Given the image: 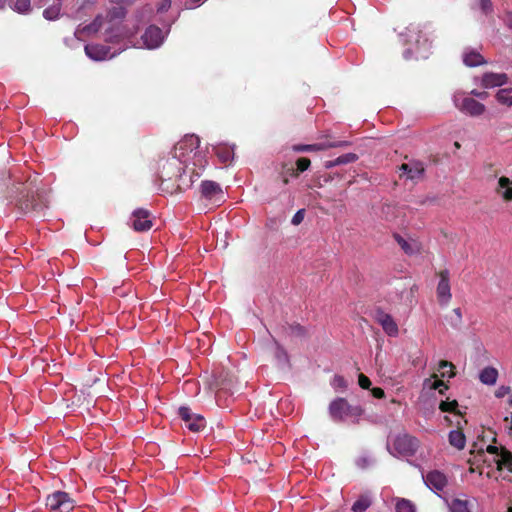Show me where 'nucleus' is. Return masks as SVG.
Wrapping results in <instances>:
<instances>
[{"label": "nucleus", "instance_id": "obj_1", "mask_svg": "<svg viewBox=\"0 0 512 512\" xmlns=\"http://www.w3.org/2000/svg\"><path fill=\"white\" fill-rule=\"evenodd\" d=\"M126 15L123 7H117L109 11L107 18V27L105 28V41L109 43L125 42L121 50L132 46L136 48L155 49L158 48L164 41L167 33H164L159 27L155 25L149 26L142 35V44L133 41L137 29L130 31L126 29L121 23Z\"/></svg>", "mask_w": 512, "mask_h": 512}, {"label": "nucleus", "instance_id": "obj_2", "mask_svg": "<svg viewBox=\"0 0 512 512\" xmlns=\"http://www.w3.org/2000/svg\"><path fill=\"white\" fill-rule=\"evenodd\" d=\"M200 145V139L198 136L186 135L184 136L174 147L172 154L174 155V161L172 164L176 165L175 172L166 173L168 178H178L185 173L186 168L190 162L195 167H199L203 170L207 161L205 156L198 150Z\"/></svg>", "mask_w": 512, "mask_h": 512}, {"label": "nucleus", "instance_id": "obj_3", "mask_svg": "<svg viewBox=\"0 0 512 512\" xmlns=\"http://www.w3.org/2000/svg\"><path fill=\"white\" fill-rule=\"evenodd\" d=\"M329 415L334 421L358 423L363 414L360 406H352L345 398H336L329 404Z\"/></svg>", "mask_w": 512, "mask_h": 512}, {"label": "nucleus", "instance_id": "obj_4", "mask_svg": "<svg viewBox=\"0 0 512 512\" xmlns=\"http://www.w3.org/2000/svg\"><path fill=\"white\" fill-rule=\"evenodd\" d=\"M453 102L457 109L470 116H480L485 111L482 103L468 97L464 92H456L453 95Z\"/></svg>", "mask_w": 512, "mask_h": 512}, {"label": "nucleus", "instance_id": "obj_5", "mask_svg": "<svg viewBox=\"0 0 512 512\" xmlns=\"http://www.w3.org/2000/svg\"><path fill=\"white\" fill-rule=\"evenodd\" d=\"M46 507L51 512H71L74 509V501L69 494L62 491H56L48 495Z\"/></svg>", "mask_w": 512, "mask_h": 512}, {"label": "nucleus", "instance_id": "obj_6", "mask_svg": "<svg viewBox=\"0 0 512 512\" xmlns=\"http://www.w3.org/2000/svg\"><path fill=\"white\" fill-rule=\"evenodd\" d=\"M419 446L416 437L409 434L398 435L392 444L393 450L400 456H412L415 454Z\"/></svg>", "mask_w": 512, "mask_h": 512}, {"label": "nucleus", "instance_id": "obj_7", "mask_svg": "<svg viewBox=\"0 0 512 512\" xmlns=\"http://www.w3.org/2000/svg\"><path fill=\"white\" fill-rule=\"evenodd\" d=\"M487 453L492 457L499 471L506 470L512 472V453L503 447L489 445Z\"/></svg>", "mask_w": 512, "mask_h": 512}, {"label": "nucleus", "instance_id": "obj_8", "mask_svg": "<svg viewBox=\"0 0 512 512\" xmlns=\"http://www.w3.org/2000/svg\"><path fill=\"white\" fill-rule=\"evenodd\" d=\"M439 278L440 279L436 288L438 302L441 306H447L452 298L449 271H440Z\"/></svg>", "mask_w": 512, "mask_h": 512}, {"label": "nucleus", "instance_id": "obj_9", "mask_svg": "<svg viewBox=\"0 0 512 512\" xmlns=\"http://www.w3.org/2000/svg\"><path fill=\"white\" fill-rule=\"evenodd\" d=\"M375 321L382 327L383 331L390 337H397L399 334V328L393 317L383 311L377 309L374 313Z\"/></svg>", "mask_w": 512, "mask_h": 512}, {"label": "nucleus", "instance_id": "obj_10", "mask_svg": "<svg viewBox=\"0 0 512 512\" xmlns=\"http://www.w3.org/2000/svg\"><path fill=\"white\" fill-rule=\"evenodd\" d=\"M178 413L189 430L198 432L205 427V419L201 415L193 414L190 408L180 407Z\"/></svg>", "mask_w": 512, "mask_h": 512}, {"label": "nucleus", "instance_id": "obj_11", "mask_svg": "<svg viewBox=\"0 0 512 512\" xmlns=\"http://www.w3.org/2000/svg\"><path fill=\"white\" fill-rule=\"evenodd\" d=\"M426 486L434 492H441L445 489L448 483L446 475L438 470H432L426 475H423Z\"/></svg>", "mask_w": 512, "mask_h": 512}, {"label": "nucleus", "instance_id": "obj_12", "mask_svg": "<svg viewBox=\"0 0 512 512\" xmlns=\"http://www.w3.org/2000/svg\"><path fill=\"white\" fill-rule=\"evenodd\" d=\"M130 223L133 229L138 232L147 231L152 227L149 212L145 209L135 210L131 215Z\"/></svg>", "mask_w": 512, "mask_h": 512}, {"label": "nucleus", "instance_id": "obj_13", "mask_svg": "<svg viewBox=\"0 0 512 512\" xmlns=\"http://www.w3.org/2000/svg\"><path fill=\"white\" fill-rule=\"evenodd\" d=\"M86 55L95 61H103L113 58L116 53H111L110 48L101 44H87L85 46Z\"/></svg>", "mask_w": 512, "mask_h": 512}, {"label": "nucleus", "instance_id": "obj_14", "mask_svg": "<svg viewBox=\"0 0 512 512\" xmlns=\"http://www.w3.org/2000/svg\"><path fill=\"white\" fill-rule=\"evenodd\" d=\"M349 145L347 141H337V142H325V143H316V144H298L293 146V151L295 152H315V151H323L329 148L334 147H344Z\"/></svg>", "mask_w": 512, "mask_h": 512}, {"label": "nucleus", "instance_id": "obj_15", "mask_svg": "<svg viewBox=\"0 0 512 512\" xmlns=\"http://www.w3.org/2000/svg\"><path fill=\"white\" fill-rule=\"evenodd\" d=\"M201 194L204 198L208 200H213L214 202L221 201L224 197L222 188L220 185L214 181H202L201 183Z\"/></svg>", "mask_w": 512, "mask_h": 512}, {"label": "nucleus", "instance_id": "obj_16", "mask_svg": "<svg viewBox=\"0 0 512 512\" xmlns=\"http://www.w3.org/2000/svg\"><path fill=\"white\" fill-rule=\"evenodd\" d=\"M394 239L407 255H416L421 252L422 246L417 239L404 238L399 234H395Z\"/></svg>", "mask_w": 512, "mask_h": 512}, {"label": "nucleus", "instance_id": "obj_17", "mask_svg": "<svg viewBox=\"0 0 512 512\" xmlns=\"http://www.w3.org/2000/svg\"><path fill=\"white\" fill-rule=\"evenodd\" d=\"M401 176H405L407 179L416 180L419 179L424 173L423 164L420 162L404 163L400 166Z\"/></svg>", "mask_w": 512, "mask_h": 512}, {"label": "nucleus", "instance_id": "obj_18", "mask_svg": "<svg viewBox=\"0 0 512 512\" xmlns=\"http://www.w3.org/2000/svg\"><path fill=\"white\" fill-rule=\"evenodd\" d=\"M508 77L505 73H485L481 84L484 88H494L506 84Z\"/></svg>", "mask_w": 512, "mask_h": 512}, {"label": "nucleus", "instance_id": "obj_19", "mask_svg": "<svg viewBox=\"0 0 512 512\" xmlns=\"http://www.w3.org/2000/svg\"><path fill=\"white\" fill-rule=\"evenodd\" d=\"M463 62L466 66L475 67L485 63V60L478 51L467 49L463 53Z\"/></svg>", "mask_w": 512, "mask_h": 512}, {"label": "nucleus", "instance_id": "obj_20", "mask_svg": "<svg viewBox=\"0 0 512 512\" xmlns=\"http://www.w3.org/2000/svg\"><path fill=\"white\" fill-rule=\"evenodd\" d=\"M498 378V371L493 367H485L479 374L480 381L485 385H494Z\"/></svg>", "mask_w": 512, "mask_h": 512}, {"label": "nucleus", "instance_id": "obj_21", "mask_svg": "<svg viewBox=\"0 0 512 512\" xmlns=\"http://www.w3.org/2000/svg\"><path fill=\"white\" fill-rule=\"evenodd\" d=\"M449 443L451 446L458 450H462L466 445V437L460 430H452L448 435Z\"/></svg>", "mask_w": 512, "mask_h": 512}, {"label": "nucleus", "instance_id": "obj_22", "mask_svg": "<svg viewBox=\"0 0 512 512\" xmlns=\"http://www.w3.org/2000/svg\"><path fill=\"white\" fill-rule=\"evenodd\" d=\"M215 154L222 163H228L233 160L234 149L227 145H218L214 148Z\"/></svg>", "mask_w": 512, "mask_h": 512}, {"label": "nucleus", "instance_id": "obj_23", "mask_svg": "<svg viewBox=\"0 0 512 512\" xmlns=\"http://www.w3.org/2000/svg\"><path fill=\"white\" fill-rule=\"evenodd\" d=\"M372 505V499L369 494H362L353 503L352 512H365Z\"/></svg>", "mask_w": 512, "mask_h": 512}, {"label": "nucleus", "instance_id": "obj_24", "mask_svg": "<svg viewBox=\"0 0 512 512\" xmlns=\"http://www.w3.org/2000/svg\"><path fill=\"white\" fill-rule=\"evenodd\" d=\"M102 25H103V17L97 16L94 19V21L92 23H90L89 25H86L83 28H78L76 30L75 34L76 35H79V34L90 35V34L98 32L100 30V28L102 27Z\"/></svg>", "mask_w": 512, "mask_h": 512}, {"label": "nucleus", "instance_id": "obj_25", "mask_svg": "<svg viewBox=\"0 0 512 512\" xmlns=\"http://www.w3.org/2000/svg\"><path fill=\"white\" fill-rule=\"evenodd\" d=\"M450 512H471L467 499L454 498L449 503Z\"/></svg>", "mask_w": 512, "mask_h": 512}, {"label": "nucleus", "instance_id": "obj_26", "mask_svg": "<svg viewBox=\"0 0 512 512\" xmlns=\"http://www.w3.org/2000/svg\"><path fill=\"white\" fill-rule=\"evenodd\" d=\"M497 101L507 107L512 106V88H503L496 93Z\"/></svg>", "mask_w": 512, "mask_h": 512}, {"label": "nucleus", "instance_id": "obj_27", "mask_svg": "<svg viewBox=\"0 0 512 512\" xmlns=\"http://www.w3.org/2000/svg\"><path fill=\"white\" fill-rule=\"evenodd\" d=\"M61 10V2L56 1L53 5L49 6L43 11V16L45 19L52 21L56 20L60 15Z\"/></svg>", "mask_w": 512, "mask_h": 512}, {"label": "nucleus", "instance_id": "obj_28", "mask_svg": "<svg viewBox=\"0 0 512 512\" xmlns=\"http://www.w3.org/2000/svg\"><path fill=\"white\" fill-rule=\"evenodd\" d=\"M439 408L443 412H453L457 416L461 415V412L458 410V402L456 400H445L441 401Z\"/></svg>", "mask_w": 512, "mask_h": 512}, {"label": "nucleus", "instance_id": "obj_29", "mask_svg": "<svg viewBox=\"0 0 512 512\" xmlns=\"http://www.w3.org/2000/svg\"><path fill=\"white\" fill-rule=\"evenodd\" d=\"M511 184H512V182L507 177H501L499 179V187L501 189H503V196L507 200H512V187H511Z\"/></svg>", "mask_w": 512, "mask_h": 512}, {"label": "nucleus", "instance_id": "obj_30", "mask_svg": "<svg viewBox=\"0 0 512 512\" xmlns=\"http://www.w3.org/2000/svg\"><path fill=\"white\" fill-rule=\"evenodd\" d=\"M454 365L448 361L442 360L439 362V371L442 377L452 378L454 376Z\"/></svg>", "mask_w": 512, "mask_h": 512}, {"label": "nucleus", "instance_id": "obj_31", "mask_svg": "<svg viewBox=\"0 0 512 512\" xmlns=\"http://www.w3.org/2000/svg\"><path fill=\"white\" fill-rule=\"evenodd\" d=\"M12 9L18 13L26 14L31 10L30 0H16Z\"/></svg>", "mask_w": 512, "mask_h": 512}, {"label": "nucleus", "instance_id": "obj_32", "mask_svg": "<svg viewBox=\"0 0 512 512\" xmlns=\"http://www.w3.org/2000/svg\"><path fill=\"white\" fill-rule=\"evenodd\" d=\"M396 512H415V507L411 501L400 499L396 503Z\"/></svg>", "mask_w": 512, "mask_h": 512}, {"label": "nucleus", "instance_id": "obj_33", "mask_svg": "<svg viewBox=\"0 0 512 512\" xmlns=\"http://www.w3.org/2000/svg\"><path fill=\"white\" fill-rule=\"evenodd\" d=\"M174 161V155L172 154V158L170 160H167L163 165H162V171H161V177L163 179H168L166 173L170 172H175L176 171V165L175 164H172ZM171 178H169L170 180Z\"/></svg>", "mask_w": 512, "mask_h": 512}, {"label": "nucleus", "instance_id": "obj_34", "mask_svg": "<svg viewBox=\"0 0 512 512\" xmlns=\"http://www.w3.org/2000/svg\"><path fill=\"white\" fill-rule=\"evenodd\" d=\"M358 159L357 155L354 153H346L335 159L334 164L343 165L355 162Z\"/></svg>", "mask_w": 512, "mask_h": 512}, {"label": "nucleus", "instance_id": "obj_35", "mask_svg": "<svg viewBox=\"0 0 512 512\" xmlns=\"http://www.w3.org/2000/svg\"><path fill=\"white\" fill-rule=\"evenodd\" d=\"M331 385L335 390H345L348 386L347 381L341 375H335L331 381Z\"/></svg>", "mask_w": 512, "mask_h": 512}, {"label": "nucleus", "instance_id": "obj_36", "mask_svg": "<svg viewBox=\"0 0 512 512\" xmlns=\"http://www.w3.org/2000/svg\"><path fill=\"white\" fill-rule=\"evenodd\" d=\"M479 7H480V10L482 11V13H484L485 15L490 14L493 10V5H492L491 0H480Z\"/></svg>", "mask_w": 512, "mask_h": 512}, {"label": "nucleus", "instance_id": "obj_37", "mask_svg": "<svg viewBox=\"0 0 512 512\" xmlns=\"http://www.w3.org/2000/svg\"><path fill=\"white\" fill-rule=\"evenodd\" d=\"M297 169L299 172H304L310 166V160L308 158H299L297 160Z\"/></svg>", "mask_w": 512, "mask_h": 512}, {"label": "nucleus", "instance_id": "obj_38", "mask_svg": "<svg viewBox=\"0 0 512 512\" xmlns=\"http://www.w3.org/2000/svg\"><path fill=\"white\" fill-rule=\"evenodd\" d=\"M304 215H305V210L304 209H300L298 210L294 216L292 217V220H291V223L293 225H299L303 219H304Z\"/></svg>", "mask_w": 512, "mask_h": 512}, {"label": "nucleus", "instance_id": "obj_39", "mask_svg": "<svg viewBox=\"0 0 512 512\" xmlns=\"http://www.w3.org/2000/svg\"><path fill=\"white\" fill-rule=\"evenodd\" d=\"M504 429L508 436L512 438V413L504 418Z\"/></svg>", "mask_w": 512, "mask_h": 512}, {"label": "nucleus", "instance_id": "obj_40", "mask_svg": "<svg viewBox=\"0 0 512 512\" xmlns=\"http://www.w3.org/2000/svg\"><path fill=\"white\" fill-rule=\"evenodd\" d=\"M358 383H359V386L363 389H369V387L371 385L370 379L367 376H365L364 374L359 375Z\"/></svg>", "mask_w": 512, "mask_h": 512}, {"label": "nucleus", "instance_id": "obj_41", "mask_svg": "<svg viewBox=\"0 0 512 512\" xmlns=\"http://www.w3.org/2000/svg\"><path fill=\"white\" fill-rule=\"evenodd\" d=\"M276 357L280 363H287L288 362V355L287 353L280 347L277 348L276 351Z\"/></svg>", "mask_w": 512, "mask_h": 512}, {"label": "nucleus", "instance_id": "obj_42", "mask_svg": "<svg viewBox=\"0 0 512 512\" xmlns=\"http://www.w3.org/2000/svg\"><path fill=\"white\" fill-rule=\"evenodd\" d=\"M432 389L439 390L440 394L444 393V390H446L448 387L445 385V383L442 380H435L431 386Z\"/></svg>", "mask_w": 512, "mask_h": 512}, {"label": "nucleus", "instance_id": "obj_43", "mask_svg": "<svg viewBox=\"0 0 512 512\" xmlns=\"http://www.w3.org/2000/svg\"><path fill=\"white\" fill-rule=\"evenodd\" d=\"M171 6V0H160L157 6L158 12H165Z\"/></svg>", "mask_w": 512, "mask_h": 512}, {"label": "nucleus", "instance_id": "obj_44", "mask_svg": "<svg viewBox=\"0 0 512 512\" xmlns=\"http://www.w3.org/2000/svg\"><path fill=\"white\" fill-rule=\"evenodd\" d=\"M372 460L369 457H360L357 460V466L360 468H366L371 464Z\"/></svg>", "mask_w": 512, "mask_h": 512}, {"label": "nucleus", "instance_id": "obj_45", "mask_svg": "<svg viewBox=\"0 0 512 512\" xmlns=\"http://www.w3.org/2000/svg\"><path fill=\"white\" fill-rule=\"evenodd\" d=\"M372 395L377 399H382L385 396V392L382 388L375 387L371 390Z\"/></svg>", "mask_w": 512, "mask_h": 512}, {"label": "nucleus", "instance_id": "obj_46", "mask_svg": "<svg viewBox=\"0 0 512 512\" xmlns=\"http://www.w3.org/2000/svg\"><path fill=\"white\" fill-rule=\"evenodd\" d=\"M510 393V388L509 387H506V386H502L500 387L497 391H496V397L498 398H501V397H504L505 395L509 394Z\"/></svg>", "mask_w": 512, "mask_h": 512}, {"label": "nucleus", "instance_id": "obj_47", "mask_svg": "<svg viewBox=\"0 0 512 512\" xmlns=\"http://www.w3.org/2000/svg\"><path fill=\"white\" fill-rule=\"evenodd\" d=\"M471 94L475 97H478L480 99H485L487 96H488V93L487 92H481V91H478V90H472L471 91Z\"/></svg>", "mask_w": 512, "mask_h": 512}, {"label": "nucleus", "instance_id": "obj_48", "mask_svg": "<svg viewBox=\"0 0 512 512\" xmlns=\"http://www.w3.org/2000/svg\"><path fill=\"white\" fill-rule=\"evenodd\" d=\"M453 313L457 317V323L455 324L457 326V325H459L462 322V312H461V309L460 308H455V309H453Z\"/></svg>", "mask_w": 512, "mask_h": 512}, {"label": "nucleus", "instance_id": "obj_49", "mask_svg": "<svg viewBox=\"0 0 512 512\" xmlns=\"http://www.w3.org/2000/svg\"><path fill=\"white\" fill-rule=\"evenodd\" d=\"M111 3H115V4H121V5H130L132 4L135 0H109Z\"/></svg>", "mask_w": 512, "mask_h": 512}, {"label": "nucleus", "instance_id": "obj_50", "mask_svg": "<svg viewBox=\"0 0 512 512\" xmlns=\"http://www.w3.org/2000/svg\"><path fill=\"white\" fill-rule=\"evenodd\" d=\"M504 22L505 24L510 28L512 29V13H507L505 18H504Z\"/></svg>", "mask_w": 512, "mask_h": 512}, {"label": "nucleus", "instance_id": "obj_51", "mask_svg": "<svg viewBox=\"0 0 512 512\" xmlns=\"http://www.w3.org/2000/svg\"><path fill=\"white\" fill-rule=\"evenodd\" d=\"M335 163V159L334 160H331V161H327L325 163V167L326 168H332V167H335V166H338V164H334Z\"/></svg>", "mask_w": 512, "mask_h": 512}, {"label": "nucleus", "instance_id": "obj_52", "mask_svg": "<svg viewBox=\"0 0 512 512\" xmlns=\"http://www.w3.org/2000/svg\"><path fill=\"white\" fill-rule=\"evenodd\" d=\"M95 2H96V0H87L88 4H94Z\"/></svg>", "mask_w": 512, "mask_h": 512}, {"label": "nucleus", "instance_id": "obj_53", "mask_svg": "<svg viewBox=\"0 0 512 512\" xmlns=\"http://www.w3.org/2000/svg\"><path fill=\"white\" fill-rule=\"evenodd\" d=\"M4 3H5L4 0H0V8H2L4 6Z\"/></svg>", "mask_w": 512, "mask_h": 512}, {"label": "nucleus", "instance_id": "obj_54", "mask_svg": "<svg viewBox=\"0 0 512 512\" xmlns=\"http://www.w3.org/2000/svg\"><path fill=\"white\" fill-rule=\"evenodd\" d=\"M193 173H195V174H196V176H199V175H200V173H199V172H195L194 170H193Z\"/></svg>", "mask_w": 512, "mask_h": 512}, {"label": "nucleus", "instance_id": "obj_55", "mask_svg": "<svg viewBox=\"0 0 512 512\" xmlns=\"http://www.w3.org/2000/svg\"><path fill=\"white\" fill-rule=\"evenodd\" d=\"M86 2H87V0H85V2H83V3H82V6H85V5H86Z\"/></svg>", "mask_w": 512, "mask_h": 512}, {"label": "nucleus", "instance_id": "obj_56", "mask_svg": "<svg viewBox=\"0 0 512 512\" xmlns=\"http://www.w3.org/2000/svg\"><path fill=\"white\" fill-rule=\"evenodd\" d=\"M86 2H87V0H85V2H83V3H82V6H85V5H86Z\"/></svg>", "mask_w": 512, "mask_h": 512}, {"label": "nucleus", "instance_id": "obj_57", "mask_svg": "<svg viewBox=\"0 0 512 512\" xmlns=\"http://www.w3.org/2000/svg\"><path fill=\"white\" fill-rule=\"evenodd\" d=\"M508 512H512V507H510V508L508 509Z\"/></svg>", "mask_w": 512, "mask_h": 512}]
</instances>
